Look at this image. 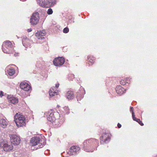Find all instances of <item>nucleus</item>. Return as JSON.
<instances>
[{
  "mask_svg": "<svg viewBox=\"0 0 157 157\" xmlns=\"http://www.w3.org/2000/svg\"><path fill=\"white\" fill-rule=\"evenodd\" d=\"M66 97L69 100L73 99L74 98L73 92L71 91H68L66 94Z\"/></svg>",
  "mask_w": 157,
  "mask_h": 157,
  "instance_id": "nucleus-20",
  "label": "nucleus"
},
{
  "mask_svg": "<svg viewBox=\"0 0 157 157\" xmlns=\"http://www.w3.org/2000/svg\"><path fill=\"white\" fill-rule=\"evenodd\" d=\"M63 109L64 111V113L65 114H68L69 113V109L68 107L67 106L64 107Z\"/></svg>",
  "mask_w": 157,
  "mask_h": 157,
  "instance_id": "nucleus-25",
  "label": "nucleus"
},
{
  "mask_svg": "<svg viewBox=\"0 0 157 157\" xmlns=\"http://www.w3.org/2000/svg\"><path fill=\"white\" fill-rule=\"evenodd\" d=\"M37 3L41 6L43 7H48L52 6V2L50 0H36Z\"/></svg>",
  "mask_w": 157,
  "mask_h": 157,
  "instance_id": "nucleus-6",
  "label": "nucleus"
},
{
  "mask_svg": "<svg viewBox=\"0 0 157 157\" xmlns=\"http://www.w3.org/2000/svg\"><path fill=\"white\" fill-rule=\"evenodd\" d=\"M59 83H57L56 85V88H58L59 87Z\"/></svg>",
  "mask_w": 157,
  "mask_h": 157,
  "instance_id": "nucleus-36",
  "label": "nucleus"
},
{
  "mask_svg": "<svg viewBox=\"0 0 157 157\" xmlns=\"http://www.w3.org/2000/svg\"><path fill=\"white\" fill-rule=\"evenodd\" d=\"M69 29L67 27H66L63 30V32L65 33H67L69 32Z\"/></svg>",
  "mask_w": 157,
  "mask_h": 157,
  "instance_id": "nucleus-29",
  "label": "nucleus"
},
{
  "mask_svg": "<svg viewBox=\"0 0 157 157\" xmlns=\"http://www.w3.org/2000/svg\"><path fill=\"white\" fill-rule=\"evenodd\" d=\"M74 78V75L73 74H70L68 77V79L69 80H72Z\"/></svg>",
  "mask_w": 157,
  "mask_h": 157,
  "instance_id": "nucleus-26",
  "label": "nucleus"
},
{
  "mask_svg": "<svg viewBox=\"0 0 157 157\" xmlns=\"http://www.w3.org/2000/svg\"><path fill=\"white\" fill-rule=\"evenodd\" d=\"M27 31H28V32H31V31H32V29L31 28L30 29H28Z\"/></svg>",
  "mask_w": 157,
  "mask_h": 157,
  "instance_id": "nucleus-37",
  "label": "nucleus"
},
{
  "mask_svg": "<svg viewBox=\"0 0 157 157\" xmlns=\"http://www.w3.org/2000/svg\"><path fill=\"white\" fill-rule=\"evenodd\" d=\"M14 118V121L17 127H21L25 125V119L23 115L17 113L15 115Z\"/></svg>",
  "mask_w": 157,
  "mask_h": 157,
  "instance_id": "nucleus-4",
  "label": "nucleus"
},
{
  "mask_svg": "<svg viewBox=\"0 0 157 157\" xmlns=\"http://www.w3.org/2000/svg\"><path fill=\"white\" fill-rule=\"evenodd\" d=\"M11 143L15 145H17L20 143L21 140L19 137L16 135L12 134L10 135Z\"/></svg>",
  "mask_w": 157,
  "mask_h": 157,
  "instance_id": "nucleus-7",
  "label": "nucleus"
},
{
  "mask_svg": "<svg viewBox=\"0 0 157 157\" xmlns=\"http://www.w3.org/2000/svg\"><path fill=\"white\" fill-rule=\"evenodd\" d=\"M3 96V92L2 91H0V97H2Z\"/></svg>",
  "mask_w": 157,
  "mask_h": 157,
  "instance_id": "nucleus-33",
  "label": "nucleus"
},
{
  "mask_svg": "<svg viewBox=\"0 0 157 157\" xmlns=\"http://www.w3.org/2000/svg\"><path fill=\"white\" fill-rule=\"evenodd\" d=\"M132 117L133 120L136 121L138 123L140 121V120L139 119L137 118L136 117H135V116H134V117Z\"/></svg>",
  "mask_w": 157,
  "mask_h": 157,
  "instance_id": "nucleus-30",
  "label": "nucleus"
},
{
  "mask_svg": "<svg viewBox=\"0 0 157 157\" xmlns=\"http://www.w3.org/2000/svg\"><path fill=\"white\" fill-rule=\"evenodd\" d=\"M130 111L132 113V117H134V116H135L134 113L133 112V108L132 107H130Z\"/></svg>",
  "mask_w": 157,
  "mask_h": 157,
  "instance_id": "nucleus-28",
  "label": "nucleus"
},
{
  "mask_svg": "<svg viewBox=\"0 0 157 157\" xmlns=\"http://www.w3.org/2000/svg\"><path fill=\"white\" fill-rule=\"evenodd\" d=\"M8 98L9 102L12 104H14L17 103L18 102V99L16 98L13 97H11L10 98H9V97H8Z\"/></svg>",
  "mask_w": 157,
  "mask_h": 157,
  "instance_id": "nucleus-21",
  "label": "nucleus"
},
{
  "mask_svg": "<svg viewBox=\"0 0 157 157\" xmlns=\"http://www.w3.org/2000/svg\"><path fill=\"white\" fill-rule=\"evenodd\" d=\"M14 56H16L15 54H14Z\"/></svg>",
  "mask_w": 157,
  "mask_h": 157,
  "instance_id": "nucleus-38",
  "label": "nucleus"
},
{
  "mask_svg": "<svg viewBox=\"0 0 157 157\" xmlns=\"http://www.w3.org/2000/svg\"><path fill=\"white\" fill-rule=\"evenodd\" d=\"M80 148L77 146L71 147L70 150V155H75L79 153Z\"/></svg>",
  "mask_w": 157,
  "mask_h": 157,
  "instance_id": "nucleus-10",
  "label": "nucleus"
},
{
  "mask_svg": "<svg viewBox=\"0 0 157 157\" xmlns=\"http://www.w3.org/2000/svg\"><path fill=\"white\" fill-rule=\"evenodd\" d=\"M0 147L2 148L5 151H9L13 150V146L12 144L3 141L0 142Z\"/></svg>",
  "mask_w": 157,
  "mask_h": 157,
  "instance_id": "nucleus-5",
  "label": "nucleus"
},
{
  "mask_svg": "<svg viewBox=\"0 0 157 157\" xmlns=\"http://www.w3.org/2000/svg\"><path fill=\"white\" fill-rule=\"evenodd\" d=\"M121 124H119V123H118L117 124V127H118V128H121Z\"/></svg>",
  "mask_w": 157,
  "mask_h": 157,
  "instance_id": "nucleus-35",
  "label": "nucleus"
},
{
  "mask_svg": "<svg viewBox=\"0 0 157 157\" xmlns=\"http://www.w3.org/2000/svg\"><path fill=\"white\" fill-rule=\"evenodd\" d=\"M58 93V91L55 87L51 88L49 91V94L51 97L57 95Z\"/></svg>",
  "mask_w": 157,
  "mask_h": 157,
  "instance_id": "nucleus-18",
  "label": "nucleus"
},
{
  "mask_svg": "<svg viewBox=\"0 0 157 157\" xmlns=\"http://www.w3.org/2000/svg\"><path fill=\"white\" fill-rule=\"evenodd\" d=\"M130 80L129 78H127L124 79V80H122L120 82V84L122 85H124L125 84L126 81L129 80Z\"/></svg>",
  "mask_w": 157,
  "mask_h": 157,
  "instance_id": "nucleus-23",
  "label": "nucleus"
},
{
  "mask_svg": "<svg viewBox=\"0 0 157 157\" xmlns=\"http://www.w3.org/2000/svg\"><path fill=\"white\" fill-rule=\"evenodd\" d=\"M65 62L64 58L59 57L53 60L54 64L56 66H60L63 64Z\"/></svg>",
  "mask_w": 157,
  "mask_h": 157,
  "instance_id": "nucleus-9",
  "label": "nucleus"
},
{
  "mask_svg": "<svg viewBox=\"0 0 157 157\" xmlns=\"http://www.w3.org/2000/svg\"><path fill=\"white\" fill-rule=\"evenodd\" d=\"M6 73L8 74L9 75L12 76L15 73V70L13 67L8 66L5 69Z\"/></svg>",
  "mask_w": 157,
  "mask_h": 157,
  "instance_id": "nucleus-14",
  "label": "nucleus"
},
{
  "mask_svg": "<svg viewBox=\"0 0 157 157\" xmlns=\"http://www.w3.org/2000/svg\"><path fill=\"white\" fill-rule=\"evenodd\" d=\"M20 87L21 89L25 91H28L31 89V87L27 83L25 82L21 83L20 84Z\"/></svg>",
  "mask_w": 157,
  "mask_h": 157,
  "instance_id": "nucleus-13",
  "label": "nucleus"
},
{
  "mask_svg": "<svg viewBox=\"0 0 157 157\" xmlns=\"http://www.w3.org/2000/svg\"><path fill=\"white\" fill-rule=\"evenodd\" d=\"M2 49L4 53L8 54L13 53L14 50L12 43L9 40H7L3 43Z\"/></svg>",
  "mask_w": 157,
  "mask_h": 157,
  "instance_id": "nucleus-3",
  "label": "nucleus"
},
{
  "mask_svg": "<svg viewBox=\"0 0 157 157\" xmlns=\"http://www.w3.org/2000/svg\"><path fill=\"white\" fill-rule=\"evenodd\" d=\"M99 144L98 141L95 139L91 138L88 140H85L83 143V150L86 152H92L96 149L95 148H91V146L96 145Z\"/></svg>",
  "mask_w": 157,
  "mask_h": 157,
  "instance_id": "nucleus-1",
  "label": "nucleus"
},
{
  "mask_svg": "<svg viewBox=\"0 0 157 157\" xmlns=\"http://www.w3.org/2000/svg\"><path fill=\"white\" fill-rule=\"evenodd\" d=\"M47 119L48 121L51 122H54L56 120V117L54 115V113H51L48 115Z\"/></svg>",
  "mask_w": 157,
  "mask_h": 157,
  "instance_id": "nucleus-19",
  "label": "nucleus"
},
{
  "mask_svg": "<svg viewBox=\"0 0 157 157\" xmlns=\"http://www.w3.org/2000/svg\"><path fill=\"white\" fill-rule=\"evenodd\" d=\"M68 22L71 23L72 22H74V19H69L68 20Z\"/></svg>",
  "mask_w": 157,
  "mask_h": 157,
  "instance_id": "nucleus-32",
  "label": "nucleus"
},
{
  "mask_svg": "<svg viewBox=\"0 0 157 157\" xmlns=\"http://www.w3.org/2000/svg\"><path fill=\"white\" fill-rule=\"evenodd\" d=\"M8 124V121L5 119H0V127L2 128L6 127Z\"/></svg>",
  "mask_w": 157,
  "mask_h": 157,
  "instance_id": "nucleus-17",
  "label": "nucleus"
},
{
  "mask_svg": "<svg viewBox=\"0 0 157 157\" xmlns=\"http://www.w3.org/2000/svg\"><path fill=\"white\" fill-rule=\"evenodd\" d=\"M46 32L44 30L38 31L36 33V36L38 39H42L45 38Z\"/></svg>",
  "mask_w": 157,
  "mask_h": 157,
  "instance_id": "nucleus-15",
  "label": "nucleus"
},
{
  "mask_svg": "<svg viewBox=\"0 0 157 157\" xmlns=\"http://www.w3.org/2000/svg\"><path fill=\"white\" fill-rule=\"evenodd\" d=\"M110 139L109 134L105 133L100 138L101 143L102 144L104 142L105 143H107L109 142Z\"/></svg>",
  "mask_w": 157,
  "mask_h": 157,
  "instance_id": "nucleus-11",
  "label": "nucleus"
},
{
  "mask_svg": "<svg viewBox=\"0 0 157 157\" xmlns=\"http://www.w3.org/2000/svg\"><path fill=\"white\" fill-rule=\"evenodd\" d=\"M140 124L141 126H143L144 125L143 123L141 121H140L138 123Z\"/></svg>",
  "mask_w": 157,
  "mask_h": 157,
  "instance_id": "nucleus-34",
  "label": "nucleus"
},
{
  "mask_svg": "<svg viewBox=\"0 0 157 157\" xmlns=\"http://www.w3.org/2000/svg\"><path fill=\"white\" fill-rule=\"evenodd\" d=\"M39 13L38 12L33 13L30 18V22L33 25H36L39 21Z\"/></svg>",
  "mask_w": 157,
  "mask_h": 157,
  "instance_id": "nucleus-8",
  "label": "nucleus"
},
{
  "mask_svg": "<svg viewBox=\"0 0 157 157\" xmlns=\"http://www.w3.org/2000/svg\"><path fill=\"white\" fill-rule=\"evenodd\" d=\"M52 2V5L54 6L56 3L57 0H50Z\"/></svg>",
  "mask_w": 157,
  "mask_h": 157,
  "instance_id": "nucleus-31",
  "label": "nucleus"
},
{
  "mask_svg": "<svg viewBox=\"0 0 157 157\" xmlns=\"http://www.w3.org/2000/svg\"><path fill=\"white\" fill-rule=\"evenodd\" d=\"M85 94V90L83 87H81L79 91L77 93V95L76 97L77 101L80 100L82 98Z\"/></svg>",
  "mask_w": 157,
  "mask_h": 157,
  "instance_id": "nucleus-12",
  "label": "nucleus"
},
{
  "mask_svg": "<svg viewBox=\"0 0 157 157\" xmlns=\"http://www.w3.org/2000/svg\"><path fill=\"white\" fill-rule=\"evenodd\" d=\"M116 92L121 95L125 92V90L121 86H117L116 88Z\"/></svg>",
  "mask_w": 157,
  "mask_h": 157,
  "instance_id": "nucleus-16",
  "label": "nucleus"
},
{
  "mask_svg": "<svg viewBox=\"0 0 157 157\" xmlns=\"http://www.w3.org/2000/svg\"><path fill=\"white\" fill-rule=\"evenodd\" d=\"M45 140L40 139L38 136H35L32 138L30 140V144L33 146H36V149L42 147L45 144Z\"/></svg>",
  "mask_w": 157,
  "mask_h": 157,
  "instance_id": "nucleus-2",
  "label": "nucleus"
},
{
  "mask_svg": "<svg viewBox=\"0 0 157 157\" xmlns=\"http://www.w3.org/2000/svg\"><path fill=\"white\" fill-rule=\"evenodd\" d=\"M53 10L51 8H49L47 10V13L48 15H50L52 13Z\"/></svg>",
  "mask_w": 157,
  "mask_h": 157,
  "instance_id": "nucleus-27",
  "label": "nucleus"
},
{
  "mask_svg": "<svg viewBox=\"0 0 157 157\" xmlns=\"http://www.w3.org/2000/svg\"><path fill=\"white\" fill-rule=\"evenodd\" d=\"M87 59L89 63V65L93 64L95 62V58L93 56H87Z\"/></svg>",
  "mask_w": 157,
  "mask_h": 157,
  "instance_id": "nucleus-22",
  "label": "nucleus"
},
{
  "mask_svg": "<svg viewBox=\"0 0 157 157\" xmlns=\"http://www.w3.org/2000/svg\"><path fill=\"white\" fill-rule=\"evenodd\" d=\"M29 41V40L28 39H26L25 40L24 39L22 40V42L24 46L25 47H28L29 46L27 44H26V42Z\"/></svg>",
  "mask_w": 157,
  "mask_h": 157,
  "instance_id": "nucleus-24",
  "label": "nucleus"
}]
</instances>
